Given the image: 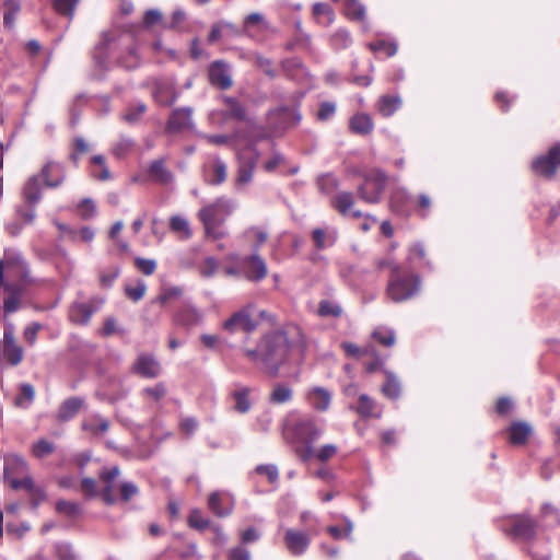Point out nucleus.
<instances>
[{
    "mask_svg": "<svg viewBox=\"0 0 560 560\" xmlns=\"http://www.w3.org/2000/svg\"><path fill=\"white\" fill-rule=\"evenodd\" d=\"M37 283L30 264L21 252L7 248L2 255V291L5 294L2 310L5 314L21 308L31 287Z\"/></svg>",
    "mask_w": 560,
    "mask_h": 560,
    "instance_id": "obj_1",
    "label": "nucleus"
},
{
    "mask_svg": "<svg viewBox=\"0 0 560 560\" xmlns=\"http://www.w3.org/2000/svg\"><path fill=\"white\" fill-rule=\"evenodd\" d=\"M301 339L298 327L275 330L264 335L256 349H247L245 354L253 362H261L265 370L275 376L288 360L290 351L301 343Z\"/></svg>",
    "mask_w": 560,
    "mask_h": 560,
    "instance_id": "obj_2",
    "label": "nucleus"
},
{
    "mask_svg": "<svg viewBox=\"0 0 560 560\" xmlns=\"http://www.w3.org/2000/svg\"><path fill=\"white\" fill-rule=\"evenodd\" d=\"M421 280L418 275L404 271L400 266H393L389 275L386 295L395 303H401L418 294Z\"/></svg>",
    "mask_w": 560,
    "mask_h": 560,
    "instance_id": "obj_3",
    "label": "nucleus"
},
{
    "mask_svg": "<svg viewBox=\"0 0 560 560\" xmlns=\"http://www.w3.org/2000/svg\"><path fill=\"white\" fill-rule=\"evenodd\" d=\"M234 208L235 203L231 199L220 197L199 210L198 217L205 226L207 236L215 240L222 237L217 228L233 212Z\"/></svg>",
    "mask_w": 560,
    "mask_h": 560,
    "instance_id": "obj_4",
    "label": "nucleus"
},
{
    "mask_svg": "<svg viewBox=\"0 0 560 560\" xmlns=\"http://www.w3.org/2000/svg\"><path fill=\"white\" fill-rule=\"evenodd\" d=\"M282 434L289 443L305 445L301 457L306 460L313 453L311 444L318 440L322 431L314 425V422H283Z\"/></svg>",
    "mask_w": 560,
    "mask_h": 560,
    "instance_id": "obj_5",
    "label": "nucleus"
},
{
    "mask_svg": "<svg viewBox=\"0 0 560 560\" xmlns=\"http://www.w3.org/2000/svg\"><path fill=\"white\" fill-rule=\"evenodd\" d=\"M387 184V175L381 170H373L364 175L358 188L359 197L368 203L380 202Z\"/></svg>",
    "mask_w": 560,
    "mask_h": 560,
    "instance_id": "obj_6",
    "label": "nucleus"
},
{
    "mask_svg": "<svg viewBox=\"0 0 560 560\" xmlns=\"http://www.w3.org/2000/svg\"><path fill=\"white\" fill-rule=\"evenodd\" d=\"M536 530V522L527 515L512 516L504 526V532L506 534L526 541L535 537Z\"/></svg>",
    "mask_w": 560,
    "mask_h": 560,
    "instance_id": "obj_7",
    "label": "nucleus"
},
{
    "mask_svg": "<svg viewBox=\"0 0 560 560\" xmlns=\"http://www.w3.org/2000/svg\"><path fill=\"white\" fill-rule=\"evenodd\" d=\"M254 306L248 304L233 313L224 323L223 328L230 334L238 331L250 332L256 329L257 322L252 316Z\"/></svg>",
    "mask_w": 560,
    "mask_h": 560,
    "instance_id": "obj_8",
    "label": "nucleus"
},
{
    "mask_svg": "<svg viewBox=\"0 0 560 560\" xmlns=\"http://www.w3.org/2000/svg\"><path fill=\"white\" fill-rule=\"evenodd\" d=\"M560 166V143L553 144L547 154L536 158L532 170L536 175L551 178Z\"/></svg>",
    "mask_w": 560,
    "mask_h": 560,
    "instance_id": "obj_9",
    "label": "nucleus"
},
{
    "mask_svg": "<svg viewBox=\"0 0 560 560\" xmlns=\"http://www.w3.org/2000/svg\"><path fill=\"white\" fill-rule=\"evenodd\" d=\"M103 303L104 300L98 296H93L88 302L75 301L69 308V318L75 324L86 325Z\"/></svg>",
    "mask_w": 560,
    "mask_h": 560,
    "instance_id": "obj_10",
    "label": "nucleus"
},
{
    "mask_svg": "<svg viewBox=\"0 0 560 560\" xmlns=\"http://www.w3.org/2000/svg\"><path fill=\"white\" fill-rule=\"evenodd\" d=\"M258 159L259 154L253 148L245 149L238 153L237 186H243L252 182Z\"/></svg>",
    "mask_w": 560,
    "mask_h": 560,
    "instance_id": "obj_11",
    "label": "nucleus"
},
{
    "mask_svg": "<svg viewBox=\"0 0 560 560\" xmlns=\"http://www.w3.org/2000/svg\"><path fill=\"white\" fill-rule=\"evenodd\" d=\"M240 270L247 280L253 282L261 281L268 272L265 260L257 253L244 257L240 262Z\"/></svg>",
    "mask_w": 560,
    "mask_h": 560,
    "instance_id": "obj_12",
    "label": "nucleus"
},
{
    "mask_svg": "<svg viewBox=\"0 0 560 560\" xmlns=\"http://www.w3.org/2000/svg\"><path fill=\"white\" fill-rule=\"evenodd\" d=\"M3 477L12 487V480L31 478L28 466L25 459L18 454H8L4 456Z\"/></svg>",
    "mask_w": 560,
    "mask_h": 560,
    "instance_id": "obj_13",
    "label": "nucleus"
},
{
    "mask_svg": "<svg viewBox=\"0 0 560 560\" xmlns=\"http://www.w3.org/2000/svg\"><path fill=\"white\" fill-rule=\"evenodd\" d=\"M24 351L15 342L12 327H5L2 338V360L15 366L23 360Z\"/></svg>",
    "mask_w": 560,
    "mask_h": 560,
    "instance_id": "obj_14",
    "label": "nucleus"
},
{
    "mask_svg": "<svg viewBox=\"0 0 560 560\" xmlns=\"http://www.w3.org/2000/svg\"><path fill=\"white\" fill-rule=\"evenodd\" d=\"M131 371L144 378H155L161 374L162 368L154 355L140 353L133 362Z\"/></svg>",
    "mask_w": 560,
    "mask_h": 560,
    "instance_id": "obj_15",
    "label": "nucleus"
},
{
    "mask_svg": "<svg viewBox=\"0 0 560 560\" xmlns=\"http://www.w3.org/2000/svg\"><path fill=\"white\" fill-rule=\"evenodd\" d=\"M311 537L310 532L289 528L284 533V544L291 555L301 556L307 550Z\"/></svg>",
    "mask_w": 560,
    "mask_h": 560,
    "instance_id": "obj_16",
    "label": "nucleus"
},
{
    "mask_svg": "<svg viewBox=\"0 0 560 560\" xmlns=\"http://www.w3.org/2000/svg\"><path fill=\"white\" fill-rule=\"evenodd\" d=\"M191 116L192 108L189 106L174 109L167 120L166 130L168 132H179L192 127Z\"/></svg>",
    "mask_w": 560,
    "mask_h": 560,
    "instance_id": "obj_17",
    "label": "nucleus"
},
{
    "mask_svg": "<svg viewBox=\"0 0 560 560\" xmlns=\"http://www.w3.org/2000/svg\"><path fill=\"white\" fill-rule=\"evenodd\" d=\"M314 247L317 250H324L332 247L338 240V230L330 225H324L313 229L311 233Z\"/></svg>",
    "mask_w": 560,
    "mask_h": 560,
    "instance_id": "obj_18",
    "label": "nucleus"
},
{
    "mask_svg": "<svg viewBox=\"0 0 560 560\" xmlns=\"http://www.w3.org/2000/svg\"><path fill=\"white\" fill-rule=\"evenodd\" d=\"M228 177L226 164L220 159L215 158L203 167V178L209 185L218 186L223 184Z\"/></svg>",
    "mask_w": 560,
    "mask_h": 560,
    "instance_id": "obj_19",
    "label": "nucleus"
},
{
    "mask_svg": "<svg viewBox=\"0 0 560 560\" xmlns=\"http://www.w3.org/2000/svg\"><path fill=\"white\" fill-rule=\"evenodd\" d=\"M533 432V427L528 422H511L505 430L508 440L513 446L526 444Z\"/></svg>",
    "mask_w": 560,
    "mask_h": 560,
    "instance_id": "obj_20",
    "label": "nucleus"
},
{
    "mask_svg": "<svg viewBox=\"0 0 560 560\" xmlns=\"http://www.w3.org/2000/svg\"><path fill=\"white\" fill-rule=\"evenodd\" d=\"M12 489H24L27 491L34 509H37V506L46 500L45 490L42 487L36 486L32 477L12 480Z\"/></svg>",
    "mask_w": 560,
    "mask_h": 560,
    "instance_id": "obj_21",
    "label": "nucleus"
},
{
    "mask_svg": "<svg viewBox=\"0 0 560 560\" xmlns=\"http://www.w3.org/2000/svg\"><path fill=\"white\" fill-rule=\"evenodd\" d=\"M209 80L212 85L221 90H228L233 84L225 63L220 60L212 62L209 67Z\"/></svg>",
    "mask_w": 560,
    "mask_h": 560,
    "instance_id": "obj_22",
    "label": "nucleus"
},
{
    "mask_svg": "<svg viewBox=\"0 0 560 560\" xmlns=\"http://www.w3.org/2000/svg\"><path fill=\"white\" fill-rule=\"evenodd\" d=\"M148 174L153 182L160 185H168L174 180V175L165 166L164 159H158L152 161L149 165Z\"/></svg>",
    "mask_w": 560,
    "mask_h": 560,
    "instance_id": "obj_23",
    "label": "nucleus"
},
{
    "mask_svg": "<svg viewBox=\"0 0 560 560\" xmlns=\"http://www.w3.org/2000/svg\"><path fill=\"white\" fill-rule=\"evenodd\" d=\"M308 404L318 411H326L331 401V393L325 387L315 386L307 392Z\"/></svg>",
    "mask_w": 560,
    "mask_h": 560,
    "instance_id": "obj_24",
    "label": "nucleus"
},
{
    "mask_svg": "<svg viewBox=\"0 0 560 560\" xmlns=\"http://www.w3.org/2000/svg\"><path fill=\"white\" fill-rule=\"evenodd\" d=\"M383 373L385 375V382L381 387L382 394L390 400H397L402 392L398 376L387 369H383Z\"/></svg>",
    "mask_w": 560,
    "mask_h": 560,
    "instance_id": "obj_25",
    "label": "nucleus"
},
{
    "mask_svg": "<svg viewBox=\"0 0 560 560\" xmlns=\"http://www.w3.org/2000/svg\"><path fill=\"white\" fill-rule=\"evenodd\" d=\"M42 176L47 187L55 188L62 184L65 172L59 163L48 162L42 170Z\"/></svg>",
    "mask_w": 560,
    "mask_h": 560,
    "instance_id": "obj_26",
    "label": "nucleus"
},
{
    "mask_svg": "<svg viewBox=\"0 0 560 560\" xmlns=\"http://www.w3.org/2000/svg\"><path fill=\"white\" fill-rule=\"evenodd\" d=\"M175 320L186 328H191L201 324L202 314L196 307L185 305L177 312Z\"/></svg>",
    "mask_w": 560,
    "mask_h": 560,
    "instance_id": "obj_27",
    "label": "nucleus"
},
{
    "mask_svg": "<svg viewBox=\"0 0 560 560\" xmlns=\"http://www.w3.org/2000/svg\"><path fill=\"white\" fill-rule=\"evenodd\" d=\"M154 100L162 106H171L177 100V92L170 83L158 82L153 92Z\"/></svg>",
    "mask_w": 560,
    "mask_h": 560,
    "instance_id": "obj_28",
    "label": "nucleus"
},
{
    "mask_svg": "<svg viewBox=\"0 0 560 560\" xmlns=\"http://www.w3.org/2000/svg\"><path fill=\"white\" fill-rule=\"evenodd\" d=\"M119 472V468L117 466H114L109 469L103 470L100 475L102 481L106 483V486L102 490L101 495L104 502L108 505H112L116 502V498L113 495L112 482L116 477H118Z\"/></svg>",
    "mask_w": 560,
    "mask_h": 560,
    "instance_id": "obj_29",
    "label": "nucleus"
},
{
    "mask_svg": "<svg viewBox=\"0 0 560 560\" xmlns=\"http://www.w3.org/2000/svg\"><path fill=\"white\" fill-rule=\"evenodd\" d=\"M226 108L223 110L225 118H232L237 121L247 120V112L245 106L235 97L225 96L223 98Z\"/></svg>",
    "mask_w": 560,
    "mask_h": 560,
    "instance_id": "obj_30",
    "label": "nucleus"
},
{
    "mask_svg": "<svg viewBox=\"0 0 560 560\" xmlns=\"http://www.w3.org/2000/svg\"><path fill=\"white\" fill-rule=\"evenodd\" d=\"M84 406L85 401L81 397H71L66 399L59 409L60 420H69L78 417Z\"/></svg>",
    "mask_w": 560,
    "mask_h": 560,
    "instance_id": "obj_31",
    "label": "nucleus"
},
{
    "mask_svg": "<svg viewBox=\"0 0 560 560\" xmlns=\"http://www.w3.org/2000/svg\"><path fill=\"white\" fill-rule=\"evenodd\" d=\"M252 389L246 386H241L231 393L233 399V409L240 413L247 412L252 407L249 395Z\"/></svg>",
    "mask_w": 560,
    "mask_h": 560,
    "instance_id": "obj_32",
    "label": "nucleus"
},
{
    "mask_svg": "<svg viewBox=\"0 0 560 560\" xmlns=\"http://www.w3.org/2000/svg\"><path fill=\"white\" fill-rule=\"evenodd\" d=\"M208 506L218 517H226L233 511L232 502H225L219 492H212L208 498Z\"/></svg>",
    "mask_w": 560,
    "mask_h": 560,
    "instance_id": "obj_33",
    "label": "nucleus"
},
{
    "mask_svg": "<svg viewBox=\"0 0 560 560\" xmlns=\"http://www.w3.org/2000/svg\"><path fill=\"white\" fill-rule=\"evenodd\" d=\"M34 219H35V210L34 209L24 210V209L20 208V209H18V218L13 222H9L5 225V229L10 235L18 236L23 228L21 221H23L24 223L31 224V223H33Z\"/></svg>",
    "mask_w": 560,
    "mask_h": 560,
    "instance_id": "obj_34",
    "label": "nucleus"
},
{
    "mask_svg": "<svg viewBox=\"0 0 560 560\" xmlns=\"http://www.w3.org/2000/svg\"><path fill=\"white\" fill-rule=\"evenodd\" d=\"M23 195H24L25 201L31 207H34L40 200L42 195H40V184H39L38 175H33L32 177L28 178V180L26 182V184L24 186ZM31 209H34V208H31Z\"/></svg>",
    "mask_w": 560,
    "mask_h": 560,
    "instance_id": "obj_35",
    "label": "nucleus"
},
{
    "mask_svg": "<svg viewBox=\"0 0 560 560\" xmlns=\"http://www.w3.org/2000/svg\"><path fill=\"white\" fill-rule=\"evenodd\" d=\"M170 230L175 233L179 240H189L192 236L189 222L182 215H172L170 218Z\"/></svg>",
    "mask_w": 560,
    "mask_h": 560,
    "instance_id": "obj_36",
    "label": "nucleus"
},
{
    "mask_svg": "<svg viewBox=\"0 0 560 560\" xmlns=\"http://www.w3.org/2000/svg\"><path fill=\"white\" fill-rule=\"evenodd\" d=\"M401 103L398 95H382L377 102V109L382 116L389 117L400 108Z\"/></svg>",
    "mask_w": 560,
    "mask_h": 560,
    "instance_id": "obj_37",
    "label": "nucleus"
},
{
    "mask_svg": "<svg viewBox=\"0 0 560 560\" xmlns=\"http://www.w3.org/2000/svg\"><path fill=\"white\" fill-rule=\"evenodd\" d=\"M350 130L357 135H368L373 130V121L366 114H355L349 121Z\"/></svg>",
    "mask_w": 560,
    "mask_h": 560,
    "instance_id": "obj_38",
    "label": "nucleus"
},
{
    "mask_svg": "<svg viewBox=\"0 0 560 560\" xmlns=\"http://www.w3.org/2000/svg\"><path fill=\"white\" fill-rule=\"evenodd\" d=\"M410 200L411 197L407 191L397 189L392 194L389 205L394 212L400 215H406L408 213L407 203Z\"/></svg>",
    "mask_w": 560,
    "mask_h": 560,
    "instance_id": "obj_39",
    "label": "nucleus"
},
{
    "mask_svg": "<svg viewBox=\"0 0 560 560\" xmlns=\"http://www.w3.org/2000/svg\"><path fill=\"white\" fill-rule=\"evenodd\" d=\"M342 307L337 302L322 300L318 304L317 313L320 317L338 318L342 315Z\"/></svg>",
    "mask_w": 560,
    "mask_h": 560,
    "instance_id": "obj_40",
    "label": "nucleus"
},
{
    "mask_svg": "<svg viewBox=\"0 0 560 560\" xmlns=\"http://www.w3.org/2000/svg\"><path fill=\"white\" fill-rule=\"evenodd\" d=\"M79 2L80 0H51L54 10L70 20L73 18Z\"/></svg>",
    "mask_w": 560,
    "mask_h": 560,
    "instance_id": "obj_41",
    "label": "nucleus"
},
{
    "mask_svg": "<svg viewBox=\"0 0 560 560\" xmlns=\"http://www.w3.org/2000/svg\"><path fill=\"white\" fill-rule=\"evenodd\" d=\"M3 7L5 9L3 23L7 27L11 28L14 25L16 14L21 10L20 2L18 0H5Z\"/></svg>",
    "mask_w": 560,
    "mask_h": 560,
    "instance_id": "obj_42",
    "label": "nucleus"
},
{
    "mask_svg": "<svg viewBox=\"0 0 560 560\" xmlns=\"http://www.w3.org/2000/svg\"><path fill=\"white\" fill-rule=\"evenodd\" d=\"M34 395V387L31 384H23L20 393L13 397V404L16 407H26L33 401Z\"/></svg>",
    "mask_w": 560,
    "mask_h": 560,
    "instance_id": "obj_43",
    "label": "nucleus"
},
{
    "mask_svg": "<svg viewBox=\"0 0 560 560\" xmlns=\"http://www.w3.org/2000/svg\"><path fill=\"white\" fill-rule=\"evenodd\" d=\"M353 205V196L348 191H341L337 194L334 199L335 208L342 214L346 215L349 213L351 207Z\"/></svg>",
    "mask_w": 560,
    "mask_h": 560,
    "instance_id": "obj_44",
    "label": "nucleus"
},
{
    "mask_svg": "<svg viewBox=\"0 0 560 560\" xmlns=\"http://www.w3.org/2000/svg\"><path fill=\"white\" fill-rule=\"evenodd\" d=\"M292 389L288 385L278 384L270 394V401L273 404H284L291 400Z\"/></svg>",
    "mask_w": 560,
    "mask_h": 560,
    "instance_id": "obj_45",
    "label": "nucleus"
},
{
    "mask_svg": "<svg viewBox=\"0 0 560 560\" xmlns=\"http://www.w3.org/2000/svg\"><path fill=\"white\" fill-rule=\"evenodd\" d=\"M187 522L189 527L197 530H205L211 526L210 520L205 518L198 509L190 511Z\"/></svg>",
    "mask_w": 560,
    "mask_h": 560,
    "instance_id": "obj_46",
    "label": "nucleus"
},
{
    "mask_svg": "<svg viewBox=\"0 0 560 560\" xmlns=\"http://www.w3.org/2000/svg\"><path fill=\"white\" fill-rule=\"evenodd\" d=\"M133 147L135 141L131 138L121 136L119 140L113 145L112 153L116 158L121 159L128 154Z\"/></svg>",
    "mask_w": 560,
    "mask_h": 560,
    "instance_id": "obj_47",
    "label": "nucleus"
},
{
    "mask_svg": "<svg viewBox=\"0 0 560 560\" xmlns=\"http://www.w3.org/2000/svg\"><path fill=\"white\" fill-rule=\"evenodd\" d=\"M56 511L68 517H75L81 513V508L75 502L59 500L56 503Z\"/></svg>",
    "mask_w": 560,
    "mask_h": 560,
    "instance_id": "obj_48",
    "label": "nucleus"
},
{
    "mask_svg": "<svg viewBox=\"0 0 560 560\" xmlns=\"http://www.w3.org/2000/svg\"><path fill=\"white\" fill-rule=\"evenodd\" d=\"M147 112V105L144 103H137L136 105H131L128 107L127 112L124 114L122 118L128 124H136L139 121L140 117Z\"/></svg>",
    "mask_w": 560,
    "mask_h": 560,
    "instance_id": "obj_49",
    "label": "nucleus"
},
{
    "mask_svg": "<svg viewBox=\"0 0 560 560\" xmlns=\"http://www.w3.org/2000/svg\"><path fill=\"white\" fill-rule=\"evenodd\" d=\"M119 63L128 69H135L140 65L138 47L135 45L128 48L127 55L119 60Z\"/></svg>",
    "mask_w": 560,
    "mask_h": 560,
    "instance_id": "obj_50",
    "label": "nucleus"
},
{
    "mask_svg": "<svg viewBox=\"0 0 560 560\" xmlns=\"http://www.w3.org/2000/svg\"><path fill=\"white\" fill-rule=\"evenodd\" d=\"M369 48L373 52H383L387 57H393L397 52V45L395 43H388L386 40H377L370 43Z\"/></svg>",
    "mask_w": 560,
    "mask_h": 560,
    "instance_id": "obj_51",
    "label": "nucleus"
},
{
    "mask_svg": "<svg viewBox=\"0 0 560 560\" xmlns=\"http://www.w3.org/2000/svg\"><path fill=\"white\" fill-rule=\"evenodd\" d=\"M374 401L365 394L361 395L358 400L357 410L363 417H374Z\"/></svg>",
    "mask_w": 560,
    "mask_h": 560,
    "instance_id": "obj_52",
    "label": "nucleus"
},
{
    "mask_svg": "<svg viewBox=\"0 0 560 560\" xmlns=\"http://www.w3.org/2000/svg\"><path fill=\"white\" fill-rule=\"evenodd\" d=\"M219 262L214 257H207L199 266V273L203 278H211L215 275Z\"/></svg>",
    "mask_w": 560,
    "mask_h": 560,
    "instance_id": "obj_53",
    "label": "nucleus"
},
{
    "mask_svg": "<svg viewBox=\"0 0 560 560\" xmlns=\"http://www.w3.org/2000/svg\"><path fill=\"white\" fill-rule=\"evenodd\" d=\"M346 13L351 20L363 21L365 18V8L360 2L346 3Z\"/></svg>",
    "mask_w": 560,
    "mask_h": 560,
    "instance_id": "obj_54",
    "label": "nucleus"
},
{
    "mask_svg": "<svg viewBox=\"0 0 560 560\" xmlns=\"http://www.w3.org/2000/svg\"><path fill=\"white\" fill-rule=\"evenodd\" d=\"M5 529L9 536L20 539L31 529V525L27 522H22L19 525L8 523Z\"/></svg>",
    "mask_w": 560,
    "mask_h": 560,
    "instance_id": "obj_55",
    "label": "nucleus"
},
{
    "mask_svg": "<svg viewBox=\"0 0 560 560\" xmlns=\"http://www.w3.org/2000/svg\"><path fill=\"white\" fill-rule=\"evenodd\" d=\"M135 266L143 275L151 276L154 273V271L156 269V261L154 259L137 257L135 259Z\"/></svg>",
    "mask_w": 560,
    "mask_h": 560,
    "instance_id": "obj_56",
    "label": "nucleus"
},
{
    "mask_svg": "<svg viewBox=\"0 0 560 560\" xmlns=\"http://www.w3.org/2000/svg\"><path fill=\"white\" fill-rule=\"evenodd\" d=\"M82 429L94 436H103L108 430V422H83Z\"/></svg>",
    "mask_w": 560,
    "mask_h": 560,
    "instance_id": "obj_57",
    "label": "nucleus"
},
{
    "mask_svg": "<svg viewBox=\"0 0 560 560\" xmlns=\"http://www.w3.org/2000/svg\"><path fill=\"white\" fill-rule=\"evenodd\" d=\"M90 147L82 137H77L73 140V152L70 154V160L77 164L79 161V154L89 152Z\"/></svg>",
    "mask_w": 560,
    "mask_h": 560,
    "instance_id": "obj_58",
    "label": "nucleus"
},
{
    "mask_svg": "<svg viewBox=\"0 0 560 560\" xmlns=\"http://www.w3.org/2000/svg\"><path fill=\"white\" fill-rule=\"evenodd\" d=\"M32 452L35 457L43 458L54 452V445L46 440H39L33 445Z\"/></svg>",
    "mask_w": 560,
    "mask_h": 560,
    "instance_id": "obj_59",
    "label": "nucleus"
},
{
    "mask_svg": "<svg viewBox=\"0 0 560 560\" xmlns=\"http://www.w3.org/2000/svg\"><path fill=\"white\" fill-rule=\"evenodd\" d=\"M318 186L323 192H331L338 187V179L332 174H325L318 178Z\"/></svg>",
    "mask_w": 560,
    "mask_h": 560,
    "instance_id": "obj_60",
    "label": "nucleus"
},
{
    "mask_svg": "<svg viewBox=\"0 0 560 560\" xmlns=\"http://www.w3.org/2000/svg\"><path fill=\"white\" fill-rule=\"evenodd\" d=\"M139 493L138 487L133 482H122L119 487L120 500L128 502Z\"/></svg>",
    "mask_w": 560,
    "mask_h": 560,
    "instance_id": "obj_61",
    "label": "nucleus"
},
{
    "mask_svg": "<svg viewBox=\"0 0 560 560\" xmlns=\"http://www.w3.org/2000/svg\"><path fill=\"white\" fill-rule=\"evenodd\" d=\"M373 338L385 347H390L395 343V332L393 330H375Z\"/></svg>",
    "mask_w": 560,
    "mask_h": 560,
    "instance_id": "obj_62",
    "label": "nucleus"
},
{
    "mask_svg": "<svg viewBox=\"0 0 560 560\" xmlns=\"http://www.w3.org/2000/svg\"><path fill=\"white\" fill-rule=\"evenodd\" d=\"M280 115L285 120L284 121L285 128L295 126L301 120V115L299 113H296L295 110L290 109L288 107L281 108Z\"/></svg>",
    "mask_w": 560,
    "mask_h": 560,
    "instance_id": "obj_63",
    "label": "nucleus"
},
{
    "mask_svg": "<svg viewBox=\"0 0 560 560\" xmlns=\"http://www.w3.org/2000/svg\"><path fill=\"white\" fill-rule=\"evenodd\" d=\"M229 560H250V553L249 551L242 547L237 546L232 548L228 553Z\"/></svg>",
    "mask_w": 560,
    "mask_h": 560,
    "instance_id": "obj_64",
    "label": "nucleus"
}]
</instances>
